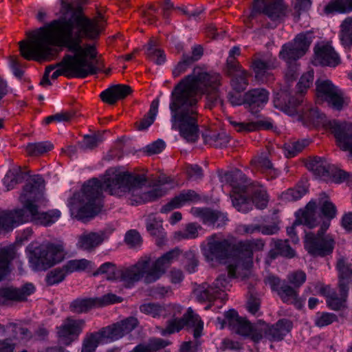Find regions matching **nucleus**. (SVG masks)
Returning <instances> with one entry per match:
<instances>
[{"label":"nucleus","mask_w":352,"mask_h":352,"mask_svg":"<svg viewBox=\"0 0 352 352\" xmlns=\"http://www.w3.org/2000/svg\"><path fill=\"white\" fill-rule=\"evenodd\" d=\"M196 67L192 74L182 80L173 89L169 108L172 129L188 143H195L199 138L198 95L206 94L211 105L222 104L219 87V74L201 72Z\"/></svg>","instance_id":"obj_1"},{"label":"nucleus","mask_w":352,"mask_h":352,"mask_svg":"<svg viewBox=\"0 0 352 352\" xmlns=\"http://www.w3.org/2000/svg\"><path fill=\"white\" fill-rule=\"evenodd\" d=\"M74 8L67 0H61V10L69 16L54 19L43 26L27 32L26 38L17 44L26 45H75L83 41H96L104 28L105 21L100 13L96 19H89L83 14L82 5L87 0H77Z\"/></svg>","instance_id":"obj_2"},{"label":"nucleus","mask_w":352,"mask_h":352,"mask_svg":"<svg viewBox=\"0 0 352 352\" xmlns=\"http://www.w3.org/2000/svg\"><path fill=\"white\" fill-rule=\"evenodd\" d=\"M67 47V54L62 60L56 63L58 69L51 78L57 79L60 76L67 78H85L98 72V52L96 45H19L21 55L28 60H51L56 58Z\"/></svg>","instance_id":"obj_3"},{"label":"nucleus","mask_w":352,"mask_h":352,"mask_svg":"<svg viewBox=\"0 0 352 352\" xmlns=\"http://www.w3.org/2000/svg\"><path fill=\"white\" fill-rule=\"evenodd\" d=\"M146 183V179L143 175L122 172L111 175L109 171H107L103 182L93 178L82 186V195L79 197L81 206L78 210L77 217L79 219L93 218L101 212L103 190L111 195L121 196L124 192L133 195Z\"/></svg>","instance_id":"obj_4"},{"label":"nucleus","mask_w":352,"mask_h":352,"mask_svg":"<svg viewBox=\"0 0 352 352\" xmlns=\"http://www.w3.org/2000/svg\"><path fill=\"white\" fill-rule=\"evenodd\" d=\"M232 186L231 195L233 206L239 212L246 213L252 208V204L258 209H264L268 203L266 189L258 183L250 182L239 169L226 174Z\"/></svg>","instance_id":"obj_5"},{"label":"nucleus","mask_w":352,"mask_h":352,"mask_svg":"<svg viewBox=\"0 0 352 352\" xmlns=\"http://www.w3.org/2000/svg\"><path fill=\"white\" fill-rule=\"evenodd\" d=\"M181 253L175 248L159 257L151 265V258H144L129 267L119 270L118 280L123 282L126 287L130 288L142 278L146 284L155 282L166 272L171 263L177 260Z\"/></svg>","instance_id":"obj_6"},{"label":"nucleus","mask_w":352,"mask_h":352,"mask_svg":"<svg viewBox=\"0 0 352 352\" xmlns=\"http://www.w3.org/2000/svg\"><path fill=\"white\" fill-rule=\"evenodd\" d=\"M138 324V320L131 316L102 327L98 331L87 333L82 342L81 352H95L100 344L118 340L130 333Z\"/></svg>","instance_id":"obj_7"},{"label":"nucleus","mask_w":352,"mask_h":352,"mask_svg":"<svg viewBox=\"0 0 352 352\" xmlns=\"http://www.w3.org/2000/svg\"><path fill=\"white\" fill-rule=\"evenodd\" d=\"M65 255L63 243H48L36 247L30 252L29 261L35 271L46 270L61 262Z\"/></svg>","instance_id":"obj_8"},{"label":"nucleus","mask_w":352,"mask_h":352,"mask_svg":"<svg viewBox=\"0 0 352 352\" xmlns=\"http://www.w3.org/2000/svg\"><path fill=\"white\" fill-rule=\"evenodd\" d=\"M224 316V318H217V321L221 324V329L224 327L226 323H228L237 334L248 337L255 343H258L262 340L261 320L252 324L245 318L240 317L234 309H230L225 312Z\"/></svg>","instance_id":"obj_9"},{"label":"nucleus","mask_w":352,"mask_h":352,"mask_svg":"<svg viewBox=\"0 0 352 352\" xmlns=\"http://www.w3.org/2000/svg\"><path fill=\"white\" fill-rule=\"evenodd\" d=\"M228 275L220 274L212 285L203 283L195 290V293L199 302H212L217 298H222L224 291L230 285L231 278H236V265H228L227 267Z\"/></svg>","instance_id":"obj_10"},{"label":"nucleus","mask_w":352,"mask_h":352,"mask_svg":"<svg viewBox=\"0 0 352 352\" xmlns=\"http://www.w3.org/2000/svg\"><path fill=\"white\" fill-rule=\"evenodd\" d=\"M329 227V222L323 221L316 234L310 232L305 234L304 246L310 255L324 257L333 252L336 242L331 236L324 235Z\"/></svg>","instance_id":"obj_11"},{"label":"nucleus","mask_w":352,"mask_h":352,"mask_svg":"<svg viewBox=\"0 0 352 352\" xmlns=\"http://www.w3.org/2000/svg\"><path fill=\"white\" fill-rule=\"evenodd\" d=\"M306 166L316 175L322 177L324 180H331L336 184L344 182L349 184H352V173L337 168L335 166L329 164L324 158L318 156L310 158L307 162Z\"/></svg>","instance_id":"obj_12"},{"label":"nucleus","mask_w":352,"mask_h":352,"mask_svg":"<svg viewBox=\"0 0 352 352\" xmlns=\"http://www.w3.org/2000/svg\"><path fill=\"white\" fill-rule=\"evenodd\" d=\"M316 98L318 103L327 102L337 111H341L346 104L344 92L329 80L316 81Z\"/></svg>","instance_id":"obj_13"},{"label":"nucleus","mask_w":352,"mask_h":352,"mask_svg":"<svg viewBox=\"0 0 352 352\" xmlns=\"http://www.w3.org/2000/svg\"><path fill=\"white\" fill-rule=\"evenodd\" d=\"M233 241L221 237L220 234H214L207 238V247L204 255L208 261H223L232 257Z\"/></svg>","instance_id":"obj_14"},{"label":"nucleus","mask_w":352,"mask_h":352,"mask_svg":"<svg viewBox=\"0 0 352 352\" xmlns=\"http://www.w3.org/2000/svg\"><path fill=\"white\" fill-rule=\"evenodd\" d=\"M287 6L283 0H254L252 10L250 18H254L258 14L267 15L272 21H278L283 20L286 15Z\"/></svg>","instance_id":"obj_15"},{"label":"nucleus","mask_w":352,"mask_h":352,"mask_svg":"<svg viewBox=\"0 0 352 352\" xmlns=\"http://www.w3.org/2000/svg\"><path fill=\"white\" fill-rule=\"evenodd\" d=\"M274 105L276 109L289 116L298 115L300 118V113H302L305 109L303 95L297 91L292 96L287 91H282L274 98Z\"/></svg>","instance_id":"obj_16"},{"label":"nucleus","mask_w":352,"mask_h":352,"mask_svg":"<svg viewBox=\"0 0 352 352\" xmlns=\"http://www.w3.org/2000/svg\"><path fill=\"white\" fill-rule=\"evenodd\" d=\"M267 280L272 289L277 293L284 303L294 305L298 308L300 307L298 289L289 285L286 280H282L274 276H269Z\"/></svg>","instance_id":"obj_17"},{"label":"nucleus","mask_w":352,"mask_h":352,"mask_svg":"<svg viewBox=\"0 0 352 352\" xmlns=\"http://www.w3.org/2000/svg\"><path fill=\"white\" fill-rule=\"evenodd\" d=\"M330 130L334 135L338 146L344 151L349 152L352 157V122L332 120Z\"/></svg>","instance_id":"obj_18"},{"label":"nucleus","mask_w":352,"mask_h":352,"mask_svg":"<svg viewBox=\"0 0 352 352\" xmlns=\"http://www.w3.org/2000/svg\"><path fill=\"white\" fill-rule=\"evenodd\" d=\"M85 326L83 319H72L67 318L63 323L57 327V336L60 342L65 345H69L78 339Z\"/></svg>","instance_id":"obj_19"},{"label":"nucleus","mask_w":352,"mask_h":352,"mask_svg":"<svg viewBox=\"0 0 352 352\" xmlns=\"http://www.w3.org/2000/svg\"><path fill=\"white\" fill-rule=\"evenodd\" d=\"M312 63L316 66L336 67L341 60L332 45H315Z\"/></svg>","instance_id":"obj_20"},{"label":"nucleus","mask_w":352,"mask_h":352,"mask_svg":"<svg viewBox=\"0 0 352 352\" xmlns=\"http://www.w3.org/2000/svg\"><path fill=\"white\" fill-rule=\"evenodd\" d=\"M262 338L263 335L270 341H280L292 330V322L287 318L278 320L275 324L270 325L261 320Z\"/></svg>","instance_id":"obj_21"},{"label":"nucleus","mask_w":352,"mask_h":352,"mask_svg":"<svg viewBox=\"0 0 352 352\" xmlns=\"http://www.w3.org/2000/svg\"><path fill=\"white\" fill-rule=\"evenodd\" d=\"M269 97L270 92L265 88L251 89L245 93V107L252 113H256L267 104Z\"/></svg>","instance_id":"obj_22"},{"label":"nucleus","mask_w":352,"mask_h":352,"mask_svg":"<svg viewBox=\"0 0 352 352\" xmlns=\"http://www.w3.org/2000/svg\"><path fill=\"white\" fill-rule=\"evenodd\" d=\"M278 66V62L276 58L270 54L265 55L255 54L252 58L250 65L255 74V78L259 80H263L264 76L269 71L276 69Z\"/></svg>","instance_id":"obj_23"},{"label":"nucleus","mask_w":352,"mask_h":352,"mask_svg":"<svg viewBox=\"0 0 352 352\" xmlns=\"http://www.w3.org/2000/svg\"><path fill=\"white\" fill-rule=\"evenodd\" d=\"M23 206L29 214L30 219L44 226H50L56 222L60 217V212L57 209L39 212L38 206L30 201H28Z\"/></svg>","instance_id":"obj_24"},{"label":"nucleus","mask_w":352,"mask_h":352,"mask_svg":"<svg viewBox=\"0 0 352 352\" xmlns=\"http://www.w3.org/2000/svg\"><path fill=\"white\" fill-rule=\"evenodd\" d=\"M45 188V180L42 176L35 175L30 177L23 187V191L20 198L24 205L30 201H37L42 198Z\"/></svg>","instance_id":"obj_25"},{"label":"nucleus","mask_w":352,"mask_h":352,"mask_svg":"<svg viewBox=\"0 0 352 352\" xmlns=\"http://www.w3.org/2000/svg\"><path fill=\"white\" fill-rule=\"evenodd\" d=\"M35 292L32 283H26L21 287H0V298L3 299L1 304L6 302H23L27 300L28 296Z\"/></svg>","instance_id":"obj_26"},{"label":"nucleus","mask_w":352,"mask_h":352,"mask_svg":"<svg viewBox=\"0 0 352 352\" xmlns=\"http://www.w3.org/2000/svg\"><path fill=\"white\" fill-rule=\"evenodd\" d=\"M317 204L316 201H310L305 206L300 217H298L292 227L287 228V232L290 236L295 235V226L304 224L309 228H314L320 223V217L316 215Z\"/></svg>","instance_id":"obj_27"},{"label":"nucleus","mask_w":352,"mask_h":352,"mask_svg":"<svg viewBox=\"0 0 352 352\" xmlns=\"http://www.w3.org/2000/svg\"><path fill=\"white\" fill-rule=\"evenodd\" d=\"M29 220V214L24 208L8 212H1L0 213V230L9 231L13 227Z\"/></svg>","instance_id":"obj_28"},{"label":"nucleus","mask_w":352,"mask_h":352,"mask_svg":"<svg viewBox=\"0 0 352 352\" xmlns=\"http://www.w3.org/2000/svg\"><path fill=\"white\" fill-rule=\"evenodd\" d=\"M201 199L200 195L193 190H184L174 197L169 202L163 206L160 210L162 213H167L179 208L186 203L196 202Z\"/></svg>","instance_id":"obj_29"},{"label":"nucleus","mask_w":352,"mask_h":352,"mask_svg":"<svg viewBox=\"0 0 352 352\" xmlns=\"http://www.w3.org/2000/svg\"><path fill=\"white\" fill-rule=\"evenodd\" d=\"M201 199L200 195L193 190H184L174 197L169 202L163 206L160 210L162 213H167L179 208L186 203L196 202Z\"/></svg>","instance_id":"obj_30"},{"label":"nucleus","mask_w":352,"mask_h":352,"mask_svg":"<svg viewBox=\"0 0 352 352\" xmlns=\"http://www.w3.org/2000/svg\"><path fill=\"white\" fill-rule=\"evenodd\" d=\"M199 321V316L194 314L192 308L189 307L187 312L181 318H175L167 322L164 333L172 334L179 331L184 327L194 326Z\"/></svg>","instance_id":"obj_31"},{"label":"nucleus","mask_w":352,"mask_h":352,"mask_svg":"<svg viewBox=\"0 0 352 352\" xmlns=\"http://www.w3.org/2000/svg\"><path fill=\"white\" fill-rule=\"evenodd\" d=\"M270 246L272 248L268 252V257L271 260L276 259L278 256H282L291 259L296 256V252L293 249L288 239H272Z\"/></svg>","instance_id":"obj_32"},{"label":"nucleus","mask_w":352,"mask_h":352,"mask_svg":"<svg viewBox=\"0 0 352 352\" xmlns=\"http://www.w3.org/2000/svg\"><path fill=\"white\" fill-rule=\"evenodd\" d=\"M132 93V89L126 85L118 84L111 86L100 94L101 100L110 105L114 104L118 100L125 98Z\"/></svg>","instance_id":"obj_33"},{"label":"nucleus","mask_w":352,"mask_h":352,"mask_svg":"<svg viewBox=\"0 0 352 352\" xmlns=\"http://www.w3.org/2000/svg\"><path fill=\"white\" fill-rule=\"evenodd\" d=\"M300 118L307 124H312L316 127L322 126L326 129L330 128L329 123L331 120H328L325 114L320 112L318 109H305L302 113H300Z\"/></svg>","instance_id":"obj_34"},{"label":"nucleus","mask_w":352,"mask_h":352,"mask_svg":"<svg viewBox=\"0 0 352 352\" xmlns=\"http://www.w3.org/2000/svg\"><path fill=\"white\" fill-rule=\"evenodd\" d=\"M195 214L201 219L203 223L212 225L217 228L222 226L227 221L224 214L207 208H196Z\"/></svg>","instance_id":"obj_35"},{"label":"nucleus","mask_w":352,"mask_h":352,"mask_svg":"<svg viewBox=\"0 0 352 352\" xmlns=\"http://www.w3.org/2000/svg\"><path fill=\"white\" fill-rule=\"evenodd\" d=\"M230 124L234 127L235 130L239 133H250L261 129L270 130L273 128V122L270 119L248 122L231 121Z\"/></svg>","instance_id":"obj_36"},{"label":"nucleus","mask_w":352,"mask_h":352,"mask_svg":"<svg viewBox=\"0 0 352 352\" xmlns=\"http://www.w3.org/2000/svg\"><path fill=\"white\" fill-rule=\"evenodd\" d=\"M16 256L14 247L0 248V281L10 272V265Z\"/></svg>","instance_id":"obj_37"},{"label":"nucleus","mask_w":352,"mask_h":352,"mask_svg":"<svg viewBox=\"0 0 352 352\" xmlns=\"http://www.w3.org/2000/svg\"><path fill=\"white\" fill-rule=\"evenodd\" d=\"M309 45H283L279 53L280 57L287 63H292L303 56L309 50Z\"/></svg>","instance_id":"obj_38"},{"label":"nucleus","mask_w":352,"mask_h":352,"mask_svg":"<svg viewBox=\"0 0 352 352\" xmlns=\"http://www.w3.org/2000/svg\"><path fill=\"white\" fill-rule=\"evenodd\" d=\"M202 138L206 144L215 148H223L230 142L229 135L225 132L216 133L207 130L202 133Z\"/></svg>","instance_id":"obj_39"},{"label":"nucleus","mask_w":352,"mask_h":352,"mask_svg":"<svg viewBox=\"0 0 352 352\" xmlns=\"http://www.w3.org/2000/svg\"><path fill=\"white\" fill-rule=\"evenodd\" d=\"M104 239V233L90 232L82 235L79 239L80 247L86 250H91L100 245Z\"/></svg>","instance_id":"obj_40"},{"label":"nucleus","mask_w":352,"mask_h":352,"mask_svg":"<svg viewBox=\"0 0 352 352\" xmlns=\"http://www.w3.org/2000/svg\"><path fill=\"white\" fill-rule=\"evenodd\" d=\"M95 298H77L73 300L69 306L70 311L73 313L82 314L88 312L94 307H96Z\"/></svg>","instance_id":"obj_41"},{"label":"nucleus","mask_w":352,"mask_h":352,"mask_svg":"<svg viewBox=\"0 0 352 352\" xmlns=\"http://www.w3.org/2000/svg\"><path fill=\"white\" fill-rule=\"evenodd\" d=\"M159 103L158 98L152 101L148 113L139 122L135 124L138 130L146 129L153 123L158 112Z\"/></svg>","instance_id":"obj_42"},{"label":"nucleus","mask_w":352,"mask_h":352,"mask_svg":"<svg viewBox=\"0 0 352 352\" xmlns=\"http://www.w3.org/2000/svg\"><path fill=\"white\" fill-rule=\"evenodd\" d=\"M351 11H352V0H331L324 8L326 14L333 12L347 13Z\"/></svg>","instance_id":"obj_43"},{"label":"nucleus","mask_w":352,"mask_h":352,"mask_svg":"<svg viewBox=\"0 0 352 352\" xmlns=\"http://www.w3.org/2000/svg\"><path fill=\"white\" fill-rule=\"evenodd\" d=\"M233 246L232 257H237L239 258H245L249 260L248 263L249 262L252 263L253 253L248 241H239L238 243L233 241Z\"/></svg>","instance_id":"obj_44"},{"label":"nucleus","mask_w":352,"mask_h":352,"mask_svg":"<svg viewBox=\"0 0 352 352\" xmlns=\"http://www.w3.org/2000/svg\"><path fill=\"white\" fill-rule=\"evenodd\" d=\"M250 74L245 71H241L240 73L231 76L230 85L234 91H243L249 84L248 78Z\"/></svg>","instance_id":"obj_45"},{"label":"nucleus","mask_w":352,"mask_h":352,"mask_svg":"<svg viewBox=\"0 0 352 352\" xmlns=\"http://www.w3.org/2000/svg\"><path fill=\"white\" fill-rule=\"evenodd\" d=\"M166 190L163 188L161 185L156 186L152 190L142 194L138 197L133 199L136 204H142L146 201H154L156 199L166 195Z\"/></svg>","instance_id":"obj_46"},{"label":"nucleus","mask_w":352,"mask_h":352,"mask_svg":"<svg viewBox=\"0 0 352 352\" xmlns=\"http://www.w3.org/2000/svg\"><path fill=\"white\" fill-rule=\"evenodd\" d=\"M312 43L324 44V41H320V38L311 30L300 32L294 38V44H311ZM325 44H330V43L327 42Z\"/></svg>","instance_id":"obj_47"},{"label":"nucleus","mask_w":352,"mask_h":352,"mask_svg":"<svg viewBox=\"0 0 352 352\" xmlns=\"http://www.w3.org/2000/svg\"><path fill=\"white\" fill-rule=\"evenodd\" d=\"M9 329H11L12 336L10 339L15 340H30L32 338V332L26 327H24L16 323H10L8 325Z\"/></svg>","instance_id":"obj_48"},{"label":"nucleus","mask_w":352,"mask_h":352,"mask_svg":"<svg viewBox=\"0 0 352 352\" xmlns=\"http://www.w3.org/2000/svg\"><path fill=\"white\" fill-rule=\"evenodd\" d=\"M53 148V145L48 142L29 143L26 146V152L30 156H38L43 155Z\"/></svg>","instance_id":"obj_49"},{"label":"nucleus","mask_w":352,"mask_h":352,"mask_svg":"<svg viewBox=\"0 0 352 352\" xmlns=\"http://www.w3.org/2000/svg\"><path fill=\"white\" fill-rule=\"evenodd\" d=\"M119 270L116 265L111 262H107L100 265V267L93 273L94 276L99 274H105L107 280H118Z\"/></svg>","instance_id":"obj_50"},{"label":"nucleus","mask_w":352,"mask_h":352,"mask_svg":"<svg viewBox=\"0 0 352 352\" xmlns=\"http://www.w3.org/2000/svg\"><path fill=\"white\" fill-rule=\"evenodd\" d=\"M257 166L265 175L267 179H274L278 175V170L274 168L272 163L265 157L258 160Z\"/></svg>","instance_id":"obj_51"},{"label":"nucleus","mask_w":352,"mask_h":352,"mask_svg":"<svg viewBox=\"0 0 352 352\" xmlns=\"http://www.w3.org/2000/svg\"><path fill=\"white\" fill-rule=\"evenodd\" d=\"M307 188L303 186H296L282 192L280 198L285 201H294L300 199L307 192Z\"/></svg>","instance_id":"obj_52"},{"label":"nucleus","mask_w":352,"mask_h":352,"mask_svg":"<svg viewBox=\"0 0 352 352\" xmlns=\"http://www.w3.org/2000/svg\"><path fill=\"white\" fill-rule=\"evenodd\" d=\"M146 57L157 65H162L166 61L164 50L157 47V45H148L145 50Z\"/></svg>","instance_id":"obj_53"},{"label":"nucleus","mask_w":352,"mask_h":352,"mask_svg":"<svg viewBox=\"0 0 352 352\" xmlns=\"http://www.w3.org/2000/svg\"><path fill=\"white\" fill-rule=\"evenodd\" d=\"M91 262L87 259H74L67 261L63 265V270H65L66 274H72L74 272L85 270Z\"/></svg>","instance_id":"obj_54"},{"label":"nucleus","mask_w":352,"mask_h":352,"mask_svg":"<svg viewBox=\"0 0 352 352\" xmlns=\"http://www.w3.org/2000/svg\"><path fill=\"white\" fill-rule=\"evenodd\" d=\"M340 28L339 36L342 44H352V16L345 19Z\"/></svg>","instance_id":"obj_55"},{"label":"nucleus","mask_w":352,"mask_h":352,"mask_svg":"<svg viewBox=\"0 0 352 352\" xmlns=\"http://www.w3.org/2000/svg\"><path fill=\"white\" fill-rule=\"evenodd\" d=\"M67 274L63 267H56L50 271L45 276V282L47 285L52 286L63 282Z\"/></svg>","instance_id":"obj_56"},{"label":"nucleus","mask_w":352,"mask_h":352,"mask_svg":"<svg viewBox=\"0 0 352 352\" xmlns=\"http://www.w3.org/2000/svg\"><path fill=\"white\" fill-rule=\"evenodd\" d=\"M200 229H201L200 226L195 223H190L186 225L184 230L175 232V236L179 240L195 239L198 236V230Z\"/></svg>","instance_id":"obj_57"},{"label":"nucleus","mask_w":352,"mask_h":352,"mask_svg":"<svg viewBox=\"0 0 352 352\" xmlns=\"http://www.w3.org/2000/svg\"><path fill=\"white\" fill-rule=\"evenodd\" d=\"M307 145L306 140L286 143L284 145L285 155L287 158L293 157L300 153Z\"/></svg>","instance_id":"obj_58"},{"label":"nucleus","mask_w":352,"mask_h":352,"mask_svg":"<svg viewBox=\"0 0 352 352\" xmlns=\"http://www.w3.org/2000/svg\"><path fill=\"white\" fill-rule=\"evenodd\" d=\"M338 321V316L332 313L318 312L314 319V324L320 328L328 326Z\"/></svg>","instance_id":"obj_59"},{"label":"nucleus","mask_w":352,"mask_h":352,"mask_svg":"<svg viewBox=\"0 0 352 352\" xmlns=\"http://www.w3.org/2000/svg\"><path fill=\"white\" fill-rule=\"evenodd\" d=\"M146 230L151 235L158 237L160 241H163L166 238L162 221H158L155 219L146 222Z\"/></svg>","instance_id":"obj_60"},{"label":"nucleus","mask_w":352,"mask_h":352,"mask_svg":"<svg viewBox=\"0 0 352 352\" xmlns=\"http://www.w3.org/2000/svg\"><path fill=\"white\" fill-rule=\"evenodd\" d=\"M314 72L313 69L309 70L303 74L297 84V91L304 95L307 90L310 87L314 81Z\"/></svg>","instance_id":"obj_61"},{"label":"nucleus","mask_w":352,"mask_h":352,"mask_svg":"<svg viewBox=\"0 0 352 352\" xmlns=\"http://www.w3.org/2000/svg\"><path fill=\"white\" fill-rule=\"evenodd\" d=\"M287 278V283L298 289L305 283L307 275L304 271L298 270L290 272Z\"/></svg>","instance_id":"obj_62"},{"label":"nucleus","mask_w":352,"mask_h":352,"mask_svg":"<svg viewBox=\"0 0 352 352\" xmlns=\"http://www.w3.org/2000/svg\"><path fill=\"white\" fill-rule=\"evenodd\" d=\"M321 214L327 219L325 221L330 223V221L336 217L337 208L334 204L327 200L320 207Z\"/></svg>","instance_id":"obj_63"},{"label":"nucleus","mask_w":352,"mask_h":352,"mask_svg":"<svg viewBox=\"0 0 352 352\" xmlns=\"http://www.w3.org/2000/svg\"><path fill=\"white\" fill-rule=\"evenodd\" d=\"M184 267L189 273H193L197 270L198 266V259L193 251L189 250L184 254Z\"/></svg>","instance_id":"obj_64"}]
</instances>
